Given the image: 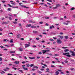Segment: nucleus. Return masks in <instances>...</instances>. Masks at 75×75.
I'll use <instances>...</instances> for the list:
<instances>
[{
  "mask_svg": "<svg viewBox=\"0 0 75 75\" xmlns=\"http://www.w3.org/2000/svg\"><path fill=\"white\" fill-rule=\"evenodd\" d=\"M42 52L43 53V54H45V53L46 52H50V50H42Z\"/></svg>",
  "mask_w": 75,
  "mask_h": 75,
  "instance_id": "obj_1",
  "label": "nucleus"
},
{
  "mask_svg": "<svg viewBox=\"0 0 75 75\" xmlns=\"http://www.w3.org/2000/svg\"><path fill=\"white\" fill-rule=\"evenodd\" d=\"M57 43H58V44H61V43H62V41H61V40L58 39L57 40Z\"/></svg>",
  "mask_w": 75,
  "mask_h": 75,
  "instance_id": "obj_2",
  "label": "nucleus"
},
{
  "mask_svg": "<svg viewBox=\"0 0 75 75\" xmlns=\"http://www.w3.org/2000/svg\"><path fill=\"white\" fill-rule=\"evenodd\" d=\"M70 52H71V53H72L71 55H72V56H75V53L74 52L70 50Z\"/></svg>",
  "mask_w": 75,
  "mask_h": 75,
  "instance_id": "obj_3",
  "label": "nucleus"
},
{
  "mask_svg": "<svg viewBox=\"0 0 75 75\" xmlns=\"http://www.w3.org/2000/svg\"><path fill=\"white\" fill-rule=\"evenodd\" d=\"M46 72H49V73H50V69L48 68H47L46 69Z\"/></svg>",
  "mask_w": 75,
  "mask_h": 75,
  "instance_id": "obj_4",
  "label": "nucleus"
},
{
  "mask_svg": "<svg viewBox=\"0 0 75 75\" xmlns=\"http://www.w3.org/2000/svg\"><path fill=\"white\" fill-rule=\"evenodd\" d=\"M21 7H24V8H29V7H27V6H24L23 5H21Z\"/></svg>",
  "mask_w": 75,
  "mask_h": 75,
  "instance_id": "obj_5",
  "label": "nucleus"
},
{
  "mask_svg": "<svg viewBox=\"0 0 75 75\" xmlns=\"http://www.w3.org/2000/svg\"><path fill=\"white\" fill-rule=\"evenodd\" d=\"M54 28H55V27L54 26V25H52L51 26H50V29H53Z\"/></svg>",
  "mask_w": 75,
  "mask_h": 75,
  "instance_id": "obj_6",
  "label": "nucleus"
},
{
  "mask_svg": "<svg viewBox=\"0 0 75 75\" xmlns=\"http://www.w3.org/2000/svg\"><path fill=\"white\" fill-rule=\"evenodd\" d=\"M25 48H27V47H30V45L28 44H25Z\"/></svg>",
  "mask_w": 75,
  "mask_h": 75,
  "instance_id": "obj_7",
  "label": "nucleus"
},
{
  "mask_svg": "<svg viewBox=\"0 0 75 75\" xmlns=\"http://www.w3.org/2000/svg\"><path fill=\"white\" fill-rule=\"evenodd\" d=\"M20 34H18L17 35V38H20Z\"/></svg>",
  "mask_w": 75,
  "mask_h": 75,
  "instance_id": "obj_8",
  "label": "nucleus"
},
{
  "mask_svg": "<svg viewBox=\"0 0 75 75\" xmlns=\"http://www.w3.org/2000/svg\"><path fill=\"white\" fill-rule=\"evenodd\" d=\"M26 27H30L31 26V24H28L27 25H26Z\"/></svg>",
  "mask_w": 75,
  "mask_h": 75,
  "instance_id": "obj_9",
  "label": "nucleus"
},
{
  "mask_svg": "<svg viewBox=\"0 0 75 75\" xmlns=\"http://www.w3.org/2000/svg\"><path fill=\"white\" fill-rule=\"evenodd\" d=\"M19 61H15L14 63V64H19Z\"/></svg>",
  "mask_w": 75,
  "mask_h": 75,
  "instance_id": "obj_10",
  "label": "nucleus"
},
{
  "mask_svg": "<svg viewBox=\"0 0 75 75\" xmlns=\"http://www.w3.org/2000/svg\"><path fill=\"white\" fill-rule=\"evenodd\" d=\"M59 6H61V5L60 4H57L56 6V7H57V8H58V7H59Z\"/></svg>",
  "mask_w": 75,
  "mask_h": 75,
  "instance_id": "obj_11",
  "label": "nucleus"
},
{
  "mask_svg": "<svg viewBox=\"0 0 75 75\" xmlns=\"http://www.w3.org/2000/svg\"><path fill=\"white\" fill-rule=\"evenodd\" d=\"M23 69L24 70H25V71L26 70H28V68H26L25 67H23Z\"/></svg>",
  "mask_w": 75,
  "mask_h": 75,
  "instance_id": "obj_12",
  "label": "nucleus"
},
{
  "mask_svg": "<svg viewBox=\"0 0 75 75\" xmlns=\"http://www.w3.org/2000/svg\"><path fill=\"white\" fill-rule=\"evenodd\" d=\"M10 53L11 54H13L14 53H15V51H11L10 52Z\"/></svg>",
  "mask_w": 75,
  "mask_h": 75,
  "instance_id": "obj_13",
  "label": "nucleus"
},
{
  "mask_svg": "<svg viewBox=\"0 0 75 75\" xmlns=\"http://www.w3.org/2000/svg\"><path fill=\"white\" fill-rule=\"evenodd\" d=\"M63 24L65 25H68V24H69L68 23H63Z\"/></svg>",
  "mask_w": 75,
  "mask_h": 75,
  "instance_id": "obj_14",
  "label": "nucleus"
},
{
  "mask_svg": "<svg viewBox=\"0 0 75 75\" xmlns=\"http://www.w3.org/2000/svg\"><path fill=\"white\" fill-rule=\"evenodd\" d=\"M30 59H35V58L34 57H29Z\"/></svg>",
  "mask_w": 75,
  "mask_h": 75,
  "instance_id": "obj_15",
  "label": "nucleus"
},
{
  "mask_svg": "<svg viewBox=\"0 0 75 75\" xmlns=\"http://www.w3.org/2000/svg\"><path fill=\"white\" fill-rule=\"evenodd\" d=\"M64 52H67L69 51V50L68 49H65L64 50Z\"/></svg>",
  "mask_w": 75,
  "mask_h": 75,
  "instance_id": "obj_16",
  "label": "nucleus"
},
{
  "mask_svg": "<svg viewBox=\"0 0 75 75\" xmlns=\"http://www.w3.org/2000/svg\"><path fill=\"white\" fill-rule=\"evenodd\" d=\"M33 33H34L35 34H36V33H38V32L37 31H33Z\"/></svg>",
  "mask_w": 75,
  "mask_h": 75,
  "instance_id": "obj_17",
  "label": "nucleus"
},
{
  "mask_svg": "<svg viewBox=\"0 0 75 75\" xmlns=\"http://www.w3.org/2000/svg\"><path fill=\"white\" fill-rule=\"evenodd\" d=\"M59 37L61 39H62L64 38V37L63 36H60Z\"/></svg>",
  "mask_w": 75,
  "mask_h": 75,
  "instance_id": "obj_18",
  "label": "nucleus"
},
{
  "mask_svg": "<svg viewBox=\"0 0 75 75\" xmlns=\"http://www.w3.org/2000/svg\"><path fill=\"white\" fill-rule=\"evenodd\" d=\"M66 56L67 57H71V55L70 54H67Z\"/></svg>",
  "mask_w": 75,
  "mask_h": 75,
  "instance_id": "obj_19",
  "label": "nucleus"
},
{
  "mask_svg": "<svg viewBox=\"0 0 75 75\" xmlns=\"http://www.w3.org/2000/svg\"><path fill=\"white\" fill-rule=\"evenodd\" d=\"M31 26V28H35L36 27L34 25H32Z\"/></svg>",
  "mask_w": 75,
  "mask_h": 75,
  "instance_id": "obj_20",
  "label": "nucleus"
},
{
  "mask_svg": "<svg viewBox=\"0 0 75 75\" xmlns=\"http://www.w3.org/2000/svg\"><path fill=\"white\" fill-rule=\"evenodd\" d=\"M19 72H21V73H23V71L22 70H19Z\"/></svg>",
  "mask_w": 75,
  "mask_h": 75,
  "instance_id": "obj_21",
  "label": "nucleus"
},
{
  "mask_svg": "<svg viewBox=\"0 0 75 75\" xmlns=\"http://www.w3.org/2000/svg\"><path fill=\"white\" fill-rule=\"evenodd\" d=\"M45 19H49V18H50V17H45Z\"/></svg>",
  "mask_w": 75,
  "mask_h": 75,
  "instance_id": "obj_22",
  "label": "nucleus"
},
{
  "mask_svg": "<svg viewBox=\"0 0 75 75\" xmlns=\"http://www.w3.org/2000/svg\"><path fill=\"white\" fill-rule=\"evenodd\" d=\"M64 38L65 39H68V36H65Z\"/></svg>",
  "mask_w": 75,
  "mask_h": 75,
  "instance_id": "obj_23",
  "label": "nucleus"
},
{
  "mask_svg": "<svg viewBox=\"0 0 75 75\" xmlns=\"http://www.w3.org/2000/svg\"><path fill=\"white\" fill-rule=\"evenodd\" d=\"M10 42H11V43H13V40L12 39H11L10 40Z\"/></svg>",
  "mask_w": 75,
  "mask_h": 75,
  "instance_id": "obj_24",
  "label": "nucleus"
},
{
  "mask_svg": "<svg viewBox=\"0 0 75 75\" xmlns=\"http://www.w3.org/2000/svg\"><path fill=\"white\" fill-rule=\"evenodd\" d=\"M69 61H72V62H75V61H74V60L73 59H70L69 60Z\"/></svg>",
  "mask_w": 75,
  "mask_h": 75,
  "instance_id": "obj_25",
  "label": "nucleus"
},
{
  "mask_svg": "<svg viewBox=\"0 0 75 75\" xmlns=\"http://www.w3.org/2000/svg\"><path fill=\"white\" fill-rule=\"evenodd\" d=\"M34 66V64H30V67H33Z\"/></svg>",
  "mask_w": 75,
  "mask_h": 75,
  "instance_id": "obj_26",
  "label": "nucleus"
},
{
  "mask_svg": "<svg viewBox=\"0 0 75 75\" xmlns=\"http://www.w3.org/2000/svg\"><path fill=\"white\" fill-rule=\"evenodd\" d=\"M29 23H33V21H32V20H29Z\"/></svg>",
  "mask_w": 75,
  "mask_h": 75,
  "instance_id": "obj_27",
  "label": "nucleus"
},
{
  "mask_svg": "<svg viewBox=\"0 0 75 75\" xmlns=\"http://www.w3.org/2000/svg\"><path fill=\"white\" fill-rule=\"evenodd\" d=\"M8 10L9 11H11V8H9L8 9Z\"/></svg>",
  "mask_w": 75,
  "mask_h": 75,
  "instance_id": "obj_28",
  "label": "nucleus"
},
{
  "mask_svg": "<svg viewBox=\"0 0 75 75\" xmlns=\"http://www.w3.org/2000/svg\"><path fill=\"white\" fill-rule=\"evenodd\" d=\"M23 57H24V58H24L25 59H27V57L25 56H24Z\"/></svg>",
  "mask_w": 75,
  "mask_h": 75,
  "instance_id": "obj_29",
  "label": "nucleus"
},
{
  "mask_svg": "<svg viewBox=\"0 0 75 75\" xmlns=\"http://www.w3.org/2000/svg\"><path fill=\"white\" fill-rule=\"evenodd\" d=\"M19 50L21 51H23V49H22V48H20L19 49Z\"/></svg>",
  "mask_w": 75,
  "mask_h": 75,
  "instance_id": "obj_30",
  "label": "nucleus"
},
{
  "mask_svg": "<svg viewBox=\"0 0 75 75\" xmlns=\"http://www.w3.org/2000/svg\"><path fill=\"white\" fill-rule=\"evenodd\" d=\"M12 4H13V5H16V3L15 2H12L11 3Z\"/></svg>",
  "mask_w": 75,
  "mask_h": 75,
  "instance_id": "obj_31",
  "label": "nucleus"
},
{
  "mask_svg": "<svg viewBox=\"0 0 75 75\" xmlns=\"http://www.w3.org/2000/svg\"><path fill=\"white\" fill-rule=\"evenodd\" d=\"M75 8L73 7L71 8V10H74Z\"/></svg>",
  "mask_w": 75,
  "mask_h": 75,
  "instance_id": "obj_32",
  "label": "nucleus"
},
{
  "mask_svg": "<svg viewBox=\"0 0 75 75\" xmlns=\"http://www.w3.org/2000/svg\"><path fill=\"white\" fill-rule=\"evenodd\" d=\"M8 5L9 6V7H12V6L10 4H8Z\"/></svg>",
  "mask_w": 75,
  "mask_h": 75,
  "instance_id": "obj_33",
  "label": "nucleus"
},
{
  "mask_svg": "<svg viewBox=\"0 0 75 75\" xmlns=\"http://www.w3.org/2000/svg\"><path fill=\"white\" fill-rule=\"evenodd\" d=\"M12 68L14 69V70H17V68H14V67H13Z\"/></svg>",
  "mask_w": 75,
  "mask_h": 75,
  "instance_id": "obj_34",
  "label": "nucleus"
},
{
  "mask_svg": "<svg viewBox=\"0 0 75 75\" xmlns=\"http://www.w3.org/2000/svg\"><path fill=\"white\" fill-rule=\"evenodd\" d=\"M1 48H5V47L3 46H0Z\"/></svg>",
  "mask_w": 75,
  "mask_h": 75,
  "instance_id": "obj_35",
  "label": "nucleus"
},
{
  "mask_svg": "<svg viewBox=\"0 0 75 75\" xmlns=\"http://www.w3.org/2000/svg\"><path fill=\"white\" fill-rule=\"evenodd\" d=\"M8 18L9 20H12V18H11V17H9Z\"/></svg>",
  "mask_w": 75,
  "mask_h": 75,
  "instance_id": "obj_36",
  "label": "nucleus"
},
{
  "mask_svg": "<svg viewBox=\"0 0 75 75\" xmlns=\"http://www.w3.org/2000/svg\"><path fill=\"white\" fill-rule=\"evenodd\" d=\"M49 40H50V41H54V40H53V39H50Z\"/></svg>",
  "mask_w": 75,
  "mask_h": 75,
  "instance_id": "obj_37",
  "label": "nucleus"
},
{
  "mask_svg": "<svg viewBox=\"0 0 75 75\" xmlns=\"http://www.w3.org/2000/svg\"><path fill=\"white\" fill-rule=\"evenodd\" d=\"M26 65H27V67H30V65L28 64H26Z\"/></svg>",
  "mask_w": 75,
  "mask_h": 75,
  "instance_id": "obj_38",
  "label": "nucleus"
},
{
  "mask_svg": "<svg viewBox=\"0 0 75 75\" xmlns=\"http://www.w3.org/2000/svg\"><path fill=\"white\" fill-rule=\"evenodd\" d=\"M64 62H65V63H68V61H67V60H65L64 61Z\"/></svg>",
  "mask_w": 75,
  "mask_h": 75,
  "instance_id": "obj_39",
  "label": "nucleus"
},
{
  "mask_svg": "<svg viewBox=\"0 0 75 75\" xmlns=\"http://www.w3.org/2000/svg\"><path fill=\"white\" fill-rule=\"evenodd\" d=\"M38 72L39 73V74H41L42 72L40 71H38Z\"/></svg>",
  "mask_w": 75,
  "mask_h": 75,
  "instance_id": "obj_40",
  "label": "nucleus"
},
{
  "mask_svg": "<svg viewBox=\"0 0 75 75\" xmlns=\"http://www.w3.org/2000/svg\"><path fill=\"white\" fill-rule=\"evenodd\" d=\"M32 47H33V48H36V47H37V46H36L34 45L32 46Z\"/></svg>",
  "mask_w": 75,
  "mask_h": 75,
  "instance_id": "obj_41",
  "label": "nucleus"
},
{
  "mask_svg": "<svg viewBox=\"0 0 75 75\" xmlns=\"http://www.w3.org/2000/svg\"><path fill=\"white\" fill-rule=\"evenodd\" d=\"M38 2H35L33 4H37Z\"/></svg>",
  "mask_w": 75,
  "mask_h": 75,
  "instance_id": "obj_42",
  "label": "nucleus"
},
{
  "mask_svg": "<svg viewBox=\"0 0 75 75\" xmlns=\"http://www.w3.org/2000/svg\"><path fill=\"white\" fill-rule=\"evenodd\" d=\"M55 74H59V72H58V71H57L56 72Z\"/></svg>",
  "mask_w": 75,
  "mask_h": 75,
  "instance_id": "obj_43",
  "label": "nucleus"
},
{
  "mask_svg": "<svg viewBox=\"0 0 75 75\" xmlns=\"http://www.w3.org/2000/svg\"><path fill=\"white\" fill-rule=\"evenodd\" d=\"M22 2H23V3H27V1H22Z\"/></svg>",
  "mask_w": 75,
  "mask_h": 75,
  "instance_id": "obj_44",
  "label": "nucleus"
},
{
  "mask_svg": "<svg viewBox=\"0 0 75 75\" xmlns=\"http://www.w3.org/2000/svg\"><path fill=\"white\" fill-rule=\"evenodd\" d=\"M62 48L63 49H65L66 48H68V47H62Z\"/></svg>",
  "mask_w": 75,
  "mask_h": 75,
  "instance_id": "obj_45",
  "label": "nucleus"
},
{
  "mask_svg": "<svg viewBox=\"0 0 75 75\" xmlns=\"http://www.w3.org/2000/svg\"><path fill=\"white\" fill-rule=\"evenodd\" d=\"M6 22H4L2 23L3 24H6Z\"/></svg>",
  "mask_w": 75,
  "mask_h": 75,
  "instance_id": "obj_46",
  "label": "nucleus"
},
{
  "mask_svg": "<svg viewBox=\"0 0 75 75\" xmlns=\"http://www.w3.org/2000/svg\"><path fill=\"white\" fill-rule=\"evenodd\" d=\"M45 25H46L47 26H48V25H49V24H48V23H46Z\"/></svg>",
  "mask_w": 75,
  "mask_h": 75,
  "instance_id": "obj_47",
  "label": "nucleus"
},
{
  "mask_svg": "<svg viewBox=\"0 0 75 75\" xmlns=\"http://www.w3.org/2000/svg\"><path fill=\"white\" fill-rule=\"evenodd\" d=\"M40 24H42V23H43V22H40L39 23Z\"/></svg>",
  "mask_w": 75,
  "mask_h": 75,
  "instance_id": "obj_48",
  "label": "nucleus"
},
{
  "mask_svg": "<svg viewBox=\"0 0 75 75\" xmlns=\"http://www.w3.org/2000/svg\"><path fill=\"white\" fill-rule=\"evenodd\" d=\"M36 40H40V38H36Z\"/></svg>",
  "mask_w": 75,
  "mask_h": 75,
  "instance_id": "obj_49",
  "label": "nucleus"
},
{
  "mask_svg": "<svg viewBox=\"0 0 75 75\" xmlns=\"http://www.w3.org/2000/svg\"><path fill=\"white\" fill-rule=\"evenodd\" d=\"M53 38H54V40L57 39V38H56V37H53Z\"/></svg>",
  "mask_w": 75,
  "mask_h": 75,
  "instance_id": "obj_50",
  "label": "nucleus"
},
{
  "mask_svg": "<svg viewBox=\"0 0 75 75\" xmlns=\"http://www.w3.org/2000/svg\"><path fill=\"white\" fill-rule=\"evenodd\" d=\"M47 1H49L50 2H52V1L51 0H47Z\"/></svg>",
  "mask_w": 75,
  "mask_h": 75,
  "instance_id": "obj_51",
  "label": "nucleus"
},
{
  "mask_svg": "<svg viewBox=\"0 0 75 75\" xmlns=\"http://www.w3.org/2000/svg\"><path fill=\"white\" fill-rule=\"evenodd\" d=\"M2 61V58L0 57V61Z\"/></svg>",
  "mask_w": 75,
  "mask_h": 75,
  "instance_id": "obj_52",
  "label": "nucleus"
},
{
  "mask_svg": "<svg viewBox=\"0 0 75 75\" xmlns=\"http://www.w3.org/2000/svg\"><path fill=\"white\" fill-rule=\"evenodd\" d=\"M63 54L64 55H67L66 53H64Z\"/></svg>",
  "mask_w": 75,
  "mask_h": 75,
  "instance_id": "obj_53",
  "label": "nucleus"
},
{
  "mask_svg": "<svg viewBox=\"0 0 75 75\" xmlns=\"http://www.w3.org/2000/svg\"><path fill=\"white\" fill-rule=\"evenodd\" d=\"M4 71H7V69H4Z\"/></svg>",
  "mask_w": 75,
  "mask_h": 75,
  "instance_id": "obj_54",
  "label": "nucleus"
},
{
  "mask_svg": "<svg viewBox=\"0 0 75 75\" xmlns=\"http://www.w3.org/2000/svg\"><path fill=\"white\" fill-rule=\"evenodd\" d=\"M13 23L14 24H17V22H16V21H15L13 22Z\"/></svg>",
  "mask_w": 75,
  "mask_h": 75,
  "instance_id": "obj_55",
  "label": "nucleus"
},
{
  "mask_svg": "<svg viewBox=\"0 0 75 75\" xmlns=\"http://www.w3.org/2000/svg\"><path fill=\"white\" fill-rule=\"evenodd\" d=\"M58 71H59L60 72H62V71L61 70H59V69H58L57 70Z\"/></svg>",
  "mask_w": 75,
  "mask_h": 75,
  "instance_id": "obj_56",
  "label": "nucleus"
},
{
  "mask_svg": "<svg viewBox=\"0 0 75 75\" xmlns=\"http://www.w3.org/2000/svg\"><path fill=\"white\" fill-rule=\"evenodd\" d=\"M18 25H19V26H20V27H21V23H19V24H18Z\"/></svg>",
  "mask_w": 75,
  "mask_h": 75,
  "instance_id": "obj_57",
  "label": "nucleus"
},
{
  "mask_svg": "<svg viewBox=\"0 0 75 75\" xmlns=\"http://www.w3.org/2000/svg\"><path fill=\"white\" fill-rule=\"evenodd\" d=\"M6 69L7 70V69H9V68H8V67H7Z\"/></svg>",
  "mask_w": 75,
  "mask_h": 75,
  "instance_id": "obj_58",
  "label": "nucleus"
},
{
  "mask_svg": "<svg viewBox=\"0 0 75 75\" xmlns=\"http://www.w3.org/2000/svg\"><path fill=\"white\" fill-rule=\"evenodd\" d=\"M51 67H52L54 68V67H55V66H54V65H51Z\"/></svg>",
  "mask_w": 75,
  "mask_h": 75,
  "instance_id": "obj_59",
  "label": "nucleus"
},
{
  "mask_svg": "<svg viewBox=\"0 0 75 75\" xmlns=\"http://www.w3.org/2000/svg\"><path fill=\"white\" fill-rule=\"evenodd\" d=\"M47 4H49L50 6H51V4H50V3H48V2L47 3Z\"/></svg>",
  "mask_w": 75,
  "mask_h": 75,
  "instance_id": "obj_60",
  "label": "nucleus"
},
{
  "mask_svg": "<svg viewBox=\"0 0 75 75\" xmlns=\"http://www.w3.org/2000/svg\"><path fill=\"white\" fill-rule=\"evenodd\" d=\"M22 64H25V61L23 62H22Z\"/></svg>",
  "mask_w": 75,
  "mask_h": 75,
  "instance_id": "obj_61",
  "label": "nucleus"
},
{
  "mask_svg": "<svg viewBox=\"0 0 75 75\" xmlns=\"http://www.w3.org/2000/svg\"><path fill=\"white\" fill-rule=\"evenodd\" d=\"M49 55L50 56H52V54L50 53Z\"/></svg>",
  "mask_w": 75,
  "mask_h": 75,
  "instance_id": "obj_62",
  "label": "nucleus"
},
{
  "mask_svg": "<svg viewBox=\"0 0 75 75\" xmlns=\"http://www.w3.org/2000/svg\"><path fill=\"white\" fill-rule=\"evenodd\" d=\"M74 68H71V71H72V70H74Z\"/></svg>",
  "mask_w": 75,
  "mask_h": 75,
  "instance_id": "obj_63",
  "label": "nucleus"
},
{
  "mask_svg": "<svg viewBox=\"0 0 75 75\" xmlns=\"http://www.w3.org/2000/svg\"><path fill=\"white\" fill-rule=\"evenodd\" d=\"M45 42V41L44 40H42L41 41V42Z\"/></svg>",
  "mask_w": 75,
  "mask_h": 75,
  "instance_id": "obj_64",
  "label": "nucleus"
}]
</instances>
